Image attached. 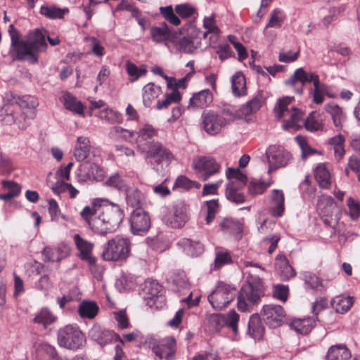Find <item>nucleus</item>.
Returning a JSON list of instances; mask_svg holds the SVG:
<instances>
[{
    "label": "nucleus",
    "mask_w": 360,
    "mask_h": 360,
    "mask_svg": "<svg viewBox=\"0 0 360 360\" xmlns=\"http://www.w3.org/2000/svg\"><path fill=\"white\" fill-rule=\"evenodd\" d=\"M4 104L1 109L2 121L8 125L16 123L20 129L28 126L27 120H32L36 116L35 109L39 102L31 96H20L13 92L5 94Z\"/></svg>",
    "instance_id": "nucleus-1"
},
{
    "label": "nucleus",
    "mask_w": 360,
    "mask_h": 360,
    "mask_svg": "<svg viewBox=\"0 0 360 360\" xmlns=\"http://www.w3.org/2000/svg\"><path fill=\"white\" fill-rule=\"evenodd\" d=\"M8 33L11 46L15 49L17 58L20 60L37 63L39 53L46 51L47 48L45 36L39 30L30 32L25 41H20V34L13 24L9 26Z\"/></svg>",
    "instance_id": "nucleus-2"
},
{
    "label": "nucleus",
    "mask_w": 360,
    "mask_h": 360,
    "mask_svg": "<svg viewBox=\"0 0 360 360\" xmlns=\"http://www.w3.org/2000/svg\"><path fill=\"white\" fill-rule=\"evenodd\" d=\"M244 266L253 267L248 272V283L240 288L238 297V308L241 311L250 310V304H257L264 295V288L259 278L264 269L257 263L245 261Z\"/></svg>",
    "instance_id": "nucleus-3"
},
{
    "label": "nucleus",
    "mask_w": 360,
    "mask_h": 360,
    "mask_svg": "<svg viewBox=\"0 0 360 360\" xmlns=\"http://www.w3.org/2000/svg\"><path fill=\"white\" fill-rule=\"evenodd\" d=\"M124 216L123 210L118 205L111 203V206L105 207L91 222V230L99 235L115 232L122 222Z\"/></svg>",
    "instance_id": "nucleus-4"
},
{
    "label": "nucleus",
    "mask_w": 360,
    "mask_h": 360,
    "mask_svg": "<svg viewBox=\"0 0 360 360\" xmlns=\"http://www.w3.org/2000/svg\"><path fill=\"white\" fill-rule=\"evenodd\" d=\"M292 101V97H285L278 101L274 108V112L277 118L284 117L283 127L284 129L299 130L304 124L303 112L294 107L288 108Z\"/></svg>",
    "instance_id": "nucleus-5"
},
{
    "label": "nucleus",
    "mask_w": 360,
    "mask_h": 360,
    "mask_svg": "<svg viewBox=\"0 0 360 360\" xmlns=\"http://www.w3.org/2000/svg\"><path fill=\"white\" fill-rule=\"evenodd\" d=\"M131 241L122 236H116L108 240L103 247L102 257L105 261L122 262L129 256Z\"/></svg>",
    "instance_id": "nucleus-6"
},
{
    "label": "nucleus",
    "mask_w": 360,
    "mask_h": 360,
    "mask_svg": "<svg viewBox=\"0 0 360 360\" xmlns=\"http://www.w3.org/2000/svg\"><path fill=\"white\" fill-rule=\"evenodd\" d=\"M57 340L59 346L76 351L86 345V337L79 327L67 325L58 331Z\"/></svg>",
    "instance_id": "nucleus-7"
},
{
    "label": "nucleus",
    "mask_w": 360,
    "mask_h": 360,
    "mask_svg": "<svg viewBox=\"0 0 360 360\" xmlns=\"http://www.w3.org/2000/svg\"><path fill=\"white\" fill-rule=\"evenodd\" d=\"M236 292V288L220 282L208 296V300L214 309L221 310L234 299Z\"/></svg>",
    "instance_id": "nucleus-8"
},
{
    "label": "nucleus",
    "mask_w": 360,
    "mask_h": 360,
    "mask_svg": "<svg viewBox=\"0 0 360 360\" xmlns=\"http://www.w3.org/2000/svg\"><path fill=\"white\" fill-rule=\"evenodd\" d=\"M226 112L224 111L221 114H217L213 111L204 112L202 118V124L205 131L210 134L215 135L218 134L221 129L229 124L231 117L227 118Z\"/></svg>",
    "instance_id": "nucleus-9"
},
{
    "label": "nucleus",
    "mask_w": 360,
    "mask_h": 360,
    "mask_svg": "<svg viewBox=\"0 0 360 360\" xmlns=\"http://www.w3.org/2000/svg\"><path fill=\"white\" fill-rule=\"evenodd\" d=\"M193 167L197 172L199 178L205 181L220 170V165L212 157L200 156L193 159Z\"/></svg>",
    "instance_id": "nucleus-10"
},
{
    "label": "nucleus",
    "mask_w": 360,
    "mask_h": 360,
    "mask_svg": "<svg viewBox=\"0 0 360 360\" xmlns=\"http://www.w3.org/2000/svg\"><path fill=\"white\" fill-rule=\"evenodd\" d=\"M266 155L269 162V173L286 166L291 158L289 152L276 146H269L266 150Z\"/></svg>",
    "instance_id": "nucleus-11"
},
{
    "label": "nucleus",
    "mask_w": 360,
    "mask_h": 360,
    "mask_svg": "<svg viewBox=\"0 0 360 360\" xmlns=\"http://www.w3.org/2000/svg\"><path fill=\"white\" fill-rule=\"evenodd\" d=\"M261 315L266 323L273 328L281 326L285 318L283 308L281 305L274 304L264 305L261 311Z\"/></svg>",
    "instance_id": "nucleus-12"
},
{
    "label": "nucleus",
    "mask_w": 360,
    "mask_h": 360,
    "mask_svg": "<svg viewBox=\"0 0 360 360\" xmlns=\"http://www.w3.org/2000/svg\"><path fill=\"white\" fill-rule=\"evenodd\" d=\"M188 220V207L183 202L175 204L172 211L165 217V223L175 229L183 227Z\"/></svg>",
    "instance_id": "nucleus-13"
},
{
    "label": "nucleus",
    "mask_w": 360,
    "mask_h": 360,
    "mask_svg": "<svg viewBox=\"0 0 360 360\" xmlns=\"http://www.w3.org/2000/svg\"><path fill=\"white\" fill-rule=\"evenodd\" d=\"M129 222L131 233L134 235L142 236L146 233L150 227V219L141 209H136L131 213Z\"/></svg>",
    "instance_id": "nucleus-14"
},
{
    "label": "nucleus",
    "mask_w": 360,
    "mask_h": 360,
    "mask_svg": "<svg viewBox=\"0 0 360 360\" xmlns=\"http://www.w3.org/2000/svg\"><path fill=\"white\" fill-rule=\"evenodd\" d=\"M145 158H155L157 162H170L173 160L174 156L172 152L164 146L160 142H151L146 149L140 152Z\"/></svg>",
    "instance_id": "nucleus-15"
},
{
    "label": "nucleus",
    "mask_w": 360,
    "mask_h": 360,
    "mask_svg": "<svg viewBox=\"0 0 360 360\" xmlns=\"http://www.w3.org/2000/svg\"><path fill=\"white\" fill-rule=\"evenodd\" d=\"M152 349L160 359H173L176 350V340L173 337H166L157 345H153Z\"/></svg>",
    "instance_id": "nucleus-16"
},
{
    "label": "nucleus",
    "mask_w": 360,
    "mask_h": 360,
    "mask_svg": "<svg viewBox=\"0 0 360 360\" xmlns=\"http://www.w3.org/2000/svg\"><path fill=\"white\" fill-rule=\"evenodd\" d=\"M89 338L98 342L100 345L104 346L110 343L114 339L123 343L120 337L113 331L106 330L99 325H94L89 333Z\"/></svg>",
    "instance_id": "nucleus-17"
},
{
    "label": "nucleus",
    "mask_w": 360,
    "mask_h": 360,
    "mask_svg": "<svg viewBox=\"0 0 360 360\" xmlns=\"http://www.w3.org/2000/svg\"><path fill=\"white\" fill-rule=\"evenodd\" d=\"M316 81H320L319 75L315 72H307L302 68L297 69L294 74L286 81V84L294 86L297 82L302 84L300 89H296V92L301 94L302 92V86L307 82H313L314 86L316 84Z\"/></svg>",
    "instance_id": "nucleus-18"
},
{
    "label": "nucleus",
    "mask_w": 360,
    "mask_h": 360,
    "mask_svg": "<svg viewBox=\"0 0 360 360\" xmlns=\"http://www.w3.org/2000/svg\"><path fill=\"white\" fill-rule=\"evenodd\" d=\"M136 144L138 152H141L146 149L152 141L148 139H152L158 135V130L155 129L152 125L146 124L141 127L138 131H135Z\"/></svg>",
    "instance_id": "nucleus-19"
},
{
    "label": "nucleus",
    "mask_w": 360,
    "mask_h": 360,
    "mask_svg": "<svg viewBox=\"0 0 360 360\" xmlns=\"http://www.w3.org/2000/svg\"><path fill=\"white\" fill-rule=\"evenodd\" d=\"M41 253L45 261L58 262L70 254V248L65 243H60L55 248L45 247Z\"/></svg>",
    "instance_id": "nucleus-20"
},
{
    "label": "nucleus",
    "mask_w": 360,
    "mask_h": 360,
    "mask_svg": "<svg viewBox=\"0 0 360 360\" xmlns=\"http://www.w3.org/2000/svg\"><path fill=\"white\" fill-rule=\"evenodd\" d=\"M73 239L77 249L79 250V258L86 261L90 265H94L96 264V259L92 256L94 244L83 238L79 234H75L73 236Z\"/></svg>",
    "instance_id": "nucleus-21"
},
{
    "label": "nucleus",
    "mask_w": 360,
    "mask_h": 360,
    "mask_svg": "<svg viewBox=\"0 0 360 360\" xmlns=\"http://www.w3.org/2000/svg\"><path fill=\"white\" fill-rule=\"evenodd\" d=\"M269 207L274 217H281L285 211V197L282 190L274 189L269 197Z\"/></svg>",
    "instance_id": "nucleus-22"
},
{
    "label": "nucleus",
    "mask_w": 360,
    "mask_h": 360,
    "mask_svg": "<svg viewBox=\"0 0 360 360\" xmlns=\"http://www.w3.org/2000/svg\"><path fill=\"white\" fill-rule=\"evenodd\" d=\"M213 100V96L209 89H203L193 94L188 105V109L203 108L208 106Z\"/></svg>",
    "instance_id": "nucleus-23"
},
{
    "label": "nucleus",
    "mask_w": 360,
    "mask_h": 360,
    "mask_svg": "<svg viewBox=\"0 0 360 360\" xmlns=\"http://www.w3.org/2000/svg\"><path fill=\"white\" fill-rule=\"evenodd\" d=\"M179 249L191 257H198L200 255L204 250L203 245L198 240H193L190 238H181L177 243Z\"/></svg>",
    "instance_id": "nucleus-24"
},
{
    "label": "nucleus",
    "mask_w": 360,
    "mask_h": 360,
    "mask_svg": "<svg viewBox=\"0 0 360 360\" xmlns=\"http://www.w3.org/2000/svg\"><path fill=\"white\" fill-rule=\"evenodd\" d=\"M275 267L281 280L288 281L295 276V271L290 265L286 257L278 255L276 257Z\"/></svg>",
    "instance_id": "nucleus-25"
},
{
    "label": "nucleus",
    "mask_w": 360,
    "mask_h": 360,
    "mask_svg": "<svg viewBox=\"0 0 360 360\" xmlns=\"http://www.w3.org/2000/svg\"><path fill=\"white\" fill-rule=\"evenodd\" d=\"M81 169L86 171V174L79 181L95 180L96 181H101L105 178V170L97 164L86 162L81 165Z\"/></svg>",
    "instance_id": "nucleus-26"
},
{
    "label": "nucleus",
    "mask_w": 360,
    "mask_h": 360,
    "mask_svg": "<svg viewBox=\"0 0 360 360\" xmlns=\"http://www.w3.org/2000/svg\"><path fill=\"white\" fill-rule=\"evenodd\" d=\"M326 111L330 114L334 126L340 130L346 122V114L342 108L335 103H330L325 106Z\"/></svg>",
    "instance_id": "nucleus-27"
},
{
    "label": "nucleus",
    "mask_w": 360,
    "mask_h": 360,
    "mask_svg": "<svg viewBox=\"0 0 360 360\" xmlns=\"http://www.w3.org/2000/svg\"><path fill=\"white\" fill-rule=\"evenodd\" d=\"M122 192H124L127 204L130 207L139 209L144 199L142 192L135 186L129 184Z\"/></svg>",
    "instance_id": "nucleus-28"
},
{
    "label": "nucleus",
    "mask_w": 360,
    "mask_h": 360,
    "mask_svg": "<svg viewBox=\"0 0 360 360\" xmlns=\"http://www.w3.org/2000/svg\"><path fill=\"white\" fill-rule=\"evenodd\" d=\"M91 146L89 139L86 136H79L77 139L73 155L77 161L84 160L89 153Z\"/></svg>",
    "instance_id": "nucleus-29"
},
{
    "label": "nucleus",
    "mask_w": 360,
    "mask_h": 360,
    "mask_svg": "<svg viewBox=\"0 0 360 360\" xmlns=\"http://www.w3.org/2000/svg\"><path fill=\"white\" fill-rule=\"evenodd\" d=\"M248 334L255 340H260L264 334V327L258 314H252L248 323Z\"/></svg>",
    "instance_id": "nucleus-30"
},
{
    "label": "nucleus",
    "mask_w": 360,
    "mask_h": 360,
    "mask_svg": "<svg viewBox=\"0 0 360 360\" xmlns=\"http://www.w3.org/2000/svg\"><path fill=\"white\" fill-rule=\"evenodd\" d=\"M150 34L155 43L164 44L166 46H169V42L172 41L170 39L171 32L165 23H163L161 27H152Z\"/></svg>",
    "instance_id": "nucleus-31"
},
{
    "label": "nucleus",
    "mask_w": 360,
    "mask_h": 360,
    "mask_svg": "<svg viewBox=\"0 0 360 360\" xmlns=\"http://www.w3.org/2000/svg\"><path fill=\"white\" fill-rule=\"evenodd\" d=\"M264 102L263 96L261 94H258L250 101L240 107L238 111V115L247 117L258 111Z\"/></svg>",
    "instance_id": "nucleus-32"
},
{
    "label": "nucleus",
    "mask_w": 360,
    "mask_h": 360,
    "mask_svg": "<svg viewBox=\"0 0 360 360\" xmlns=\"http://www.w3.org/2000/svg\"><path fill=\"white\" fill-rule=\"evenodd\" d=\"M162 94L160 86L150 82L146 84L142 89V98L143 105L149 107L153 101Z\"/></svg>",
    "instance_id": "nucleus-33"
},
{
    "label": "nucleus",
    "mask_w": 360,
    "mask_h": 360,
    "mask_svg": "<svg viewBox=\"0 0 360 360\" xmlns=\"http://www.w3.org/2000/svg\"><path fill=\"white\" fill-rule=\"evenodd\" d=\"M314 319L311 317L304 319H295L290 322V327L297 333L307 335L314 326Z\"/></svg>",
    "instance_id": "nucleus-34"
},
{
    "label": "nucleus",
    "mask_w": 360,
    "mask_h": 360,
    "mask_svg": "<svg viewBox=\"0 0 360 360\" xmlns=\"http://www.w3.org/2000/svg\"><path fill=\"white\" fill-rule=\"evenodd\" d=\"M105 201L107 199H94L90 205H87L83 208L80 212L81 217L88 224L91 229V222L97 217L96 216L98 212V207H100L99 202Z\"/></svg>",
    "instance_id": "nucleus-35"
},
{
    "label": "nucleus",
    "mask_w": 360,
    "mask_h": 360,
    "mask_svg": "<svg viewBox=\"0 0 360 360\" xmlns=\"http://www.w3.org/2000/svg\"><path fill=\"white\" fill-rule=\"evenodd\" d=\"M351 354L345 345H336L331 346L327 353L326 360H347Z\"/></svg>",
    "instance_id": "nucleus-36"
},
{
    "label": "nucleus",
    "mask_w": 360,
    "mask_h": 360,
    "mask_svg": "<svg viewBox=\"0 0 360 360\" xmlns=\"http://www.w3.org/2000/svg\"><path fill=\"white\" fill-rule=\"evenodd\" d=\"M242 187L236 186L234 182L226 184L225 195L226 198L236 204H240L245 201V196L241 191Z\"/></svg>",
    "instance_id": "nucleus-37"
},
{
    "label": "nucleus",
    "mask_w": 360,
    "mask_h": 360,
    "mask_svg": "<svg viewBox=\"0 0 360 360\" xmlns=\"http://www.w3.org/2000/svg\"><path fill=\"white\" fill-rule=\"evenodd\" d=\"M314 176L322 188H327L331 183L330 173L326 163H320L316 166Z\"/></svg>",
    "instance_id": "nucleus-38"
},
{
    "label": "nucleus",
    "mask_w": 360,
    "mask_h": 360,
    "mask_svg": "<svg viewBox=\"0 0 360 360\" xmlns=\"http://www.w3.org/2000/svg\"><path fill=\"white\" fill-rule=\"evenodd\" d=\"M231 88L233 94L236 96L247 94L245 77L241 72H237L232 76Z\"/></svg>",
    "instance_id": "nucleus-39"
},
{
    "label": "nucleus",
    "mask_w": 360,
    "mask_h": 360,
    "mask_svg": "<svg viewBox=\"0 0 360 360\" xmlns=\"http://www.w3.org/2000/svg\"><path fill=\"white\" fill-rule=\"evenodd\" d=\"M345 139L341 134H339L328 140V143L333 146L335 158L338 162L343 158L345 154Z\"/></svg>",
    "instance_id": "nucleus-40"
},
{
    "label": "nucleus",
    "mask_w": 360,
    "mask_h": 360,
    "mask_svg": "<svg viewBox=\"0 0 360 360\" xmlns=\"http://www.w3.org/2000/svg\"><path fill=\"white\" fill-rule=\"evenodd\" d=\"M354 303L353 297L350 296L339 295L333 298L330 302L332 307L336 312L343 314L347 311Z\"/></svg>",
    "instance_id": "nucleus-41"
},
{
    "label": "nucleus",
    "mask_w": 360,
    "mask_h": 360,
    "mask_svg": "<svg viewBox=\"0 0 360 360\" xmlns=\"http://www.w3.org/2000/svg\"><path fill=\"white\" fill-rule=\"evenodd\" d=\"M98 306L94 302L83 301L79 307L78 312L82 318L94 319L98 314Z\"/></svg>",
    "instance_id": "nucleus-42"
},
{
    "label": "nucleus",
    "mask_w": 360,
    "mask_h": 360,
    "mask_svg": "<svg viewBox=\"0 0 360 360\" xmlns=\"http://www.w3.org/2000/svg\"><path fill=\"white\" fill-rule=\"evenodd\" d=\"M63 102L66 109L78 115H83V105L72 94L69 93L64 94L63 96Z\"/></svg>",
    "instance_id": "nucleus-43"
},
{
    "label": "nucleus",
    "mask_w": 360,
    "mask_h": 360,
    "mask_svg": "<svg viewBox=\"0 0 360 360\" xmlns=\"http://www.w3.org/2000/svg\"><path fill=\"white\" fill-rule=\"evenodd\" d=\"M300 53V49L295 46L292 48L283 47L278 53V60L285 63H290L297 60Z\"/></svg>",
    "instance_id": "nucleus-44"
},
{
    "label": "nucleus",
    "mask_w": 360,
    "mask_h": 360,
    "mask_svg": "<svg viewBox=\"0 0 360 360\" xmlns=\"http://www.w3.org/2000/svg\"><path fill=\"white\" fill-rule=\"evenodd\" d=\"M145 299H153L158 297L162 291V285L153 280H146L143 285Z\"/></svg>",
    "instance_id": "nucleus-45"
},
{
    "label": "nucleus",
    "mask_w": 360,
    "mask_h": 360,
    "mask_svg": "<svg viewBox=\"0 0 360 360\" xmlns=\"http://www.w3.org/2000/svg\"><path fill=\"white\" fill-rule=\"evenodd\" d=\"M226 176L229 179V182H234L236 186L239 187L243 188L248 182L247 176L242 173L239 169L228 168Z\"/></svg>",
    "instance_id": "nucleus-46"
},
{
    "label": "nucleus",
    "mask_w": 360,
    "mask_h": 360,
    "mask_svg": "<svg viewBox=\"0 0 360 360\" xmlns=\"http://www.w3.org/2000/svg\"><path fill=\"white\" fill-rule=\"evenodd\" d=\"M56 320V317L47 309H41L33 319V321L35 323L41 324L44 328L54 323Z\"/></svg>",
    "instance_id": "nucleus-47"
},
{
    "label": "nucleus",
    "mask_w": 360,
    "mask_h": 360,
    "mask_svg": "<svg viewBox=\"0 0 360 360\" xmlns=\"http://www.w3.org/2000/svg\"><path fill=\"white\" fill-rule=\"evenodd\" d=\"M309 131H316L323 129V123L318 113L312 112L307 118L304 120L303 124Z\"/></svg>",
    "instance_id": "nucleus-48"
},
{
    "label": "nucleus",
    "mask_w": 360,
    "mask_h": 360,
    "mask_svg": "<svg viewBox=\"0 0 360 360\" xmlns=\"http://www.w3.org/2000/svg\"><path fill=\"white\" fill-rule=\"evenodd\" d=\"M285 19V15L281 9L276 8L269 15V19L264 27V32L268 28H280Z\"/></svg>",
    "instance_id": "nucleus-49"
},
{
    "label": "nucleus",
    "mask_w": 360,
    "mask_h": 360,
    "mask_svg": "<svg viewBox=\"0 0 360 360\" xmlns=\"http://www.w3.org/2000/svg\"><path fill=\"white\" fill-rule=\"evenodd\" d=\"M172 41L174 44L177 50L185 53H193L197 49L191 37H184Z\"/></svg>",
    "instance_id": "nucleus-50"
},
{
    "label": "nucleus",
    "mask_w": 360,
    "mask_h": 360,
    "mask_svg": "<svg viewBox=\"0 0 360 360\" xmlns=\"http://www.w3.org/2000/svg\"><path fill=\"white\" fill-rule=\"evenodd\" d=\"M67 13H68V8L61 9L55 6H42L40 8V13L51 19L63 18Z\"/></svg>",
    "instance_id": "nucleus-51"
},
{
    "label": "nucleus",
    "mask_w": 360,
    "mask_h": 360,
    "mask_svg": "<svg viewBox=\"0 0 360 360\" xmlns=\"http://www.w3.org/2000/svg\"><path fill=\"white\" fill-rule=\"evenodd\" d=\"M98 117L110 124L120 123L122 121L121 113L108 108L101 110L98 112Z\"/></svg>",
    "instance_id": "nucleus-52"
},
{
    "label": "nucleus",
    "mask_w": 360,
    "mask_h": 360,
    "mask_svg": "<svg viewBox=\"0 0 360 360\" xmlns=\"http://www.w3.org/2000/svg\"><path fill=\"white\" fill-rule=\"evenodd\" d=\"M135 136V131H129L120 127H113L109 131L110 138L115 140L128 141Z\"/></svg>",
    "instance_id": "nucleus-53"
},
{
    "label": "nucleus",
    "mask_w": 360,
    "mask_h": 360,
    "mask_svg": "<svg viewBox=\"0 0 360 360\" xmlns=\"http://www.w3.org/2000/svg\"><path fill=\"white\" fill-rule=\"evenodd\" d=\"M4 188L5 193L0 194V199L4 200H8L16 197L20 191V186L18 184L11 181L4 182Z\"/></svg>",
    "instance_id": "nucleus-54"
},
{
    "label": "nucleus",
    "mask_w": 360,
    "mask_h": 360,
    "mask_svg": "<svg viewBox=\"0 0 360 360\" xmlns=\"http://www.w3.org/2000/svg\"><path fill=\"white\" fill-rule=\"evenodd\" d=\"M219 226L223 231L230 233H239L243 230L241 224L231 218L224 219Z\"/></svg>",
    "instance_id": "nucleus-55"
},
{
    "label": "nucleus",
    "mask_w": 360,
    "mask_h": 360,
    "mask_svg": "<svg viewBox=\"0 0 360 360\" xmlns=\"http://www.w3.org/2000/svg\"><path fill=\"white\" fill-rule=\"evenodd\" d=\"M335 208L333 199L329 196H322L318 202V209L320 210L321 214L323 216H329L332 214Z\"/></svg>",
    "instance_id": "nucleus-56"
},
{
    "label": "nucleus",
    "mask_w": 360,
    "mask_h": 360,
    "mask_svg": "<svg viewBox=\"0 0 360 360\" xmlns=\"http://www.w3.org/2000/svg\"><path fill=\"white\" fill-rule=\"evenodd\" d=\"M84 40L90 41L91 44V51H89V53H92L99 58H102L105 54L104 46L97 38L94 37H86Z\"/></svg>",
    "instance_id": "nucleus-57"
},
{
    "label": "nucleus",
    "mask_w": 360,
    "mask_h": 360,
    "mask_svg": "<svg viewBox=\"0 0 360 360\" xmlns=\"http://www.w3.org/2000/svg\"><path fill=\"white\" fill-rule=\"evenodd\" d=\"M269 186L264 181H252L248 185V193L252 196L262 194Z\"/></svg>",
    "instance_id": "nucleus-58"
},
{
    "label": "nucleus",
    "mask_w": 360,
    "mask_h": 360,
    "mask_svg": "<svg viewBox=\"0 0 360 360\" xmlns=\"http://www.w3.org/2000/svg\"><path fill=\"white\" fill-rule=\"evenodd\" d=\"M172 282L178 290H187L189 288L188 279L184 272H174L172 276Z\"/></svg>",
    "instance_id": "nucleus-59"
},
{
    "label": "nucleus",
    "mask_w": 360,
    "mask_h": 360,
    "mask_svg": "<svg viewBox=\"0 0 360 360\" xmlns=\"http://www.w3.org/2000/svg\"><path fill=\"white\" fill-rule=\"evenodd\" d=\"M232 259L231 254L227 250H218L216 252L214 259V266L217 269L221 267L223 265L231 263Z\"/></svg>",
    "instance_id": "nucleus-60"
},
{
    "label": "nucleus",
    "mask_w": 360,
    "mask_h": 360,
    "mask_svg": "<svg viewBox=\"0 0 360 360\" xmlns=\"http://www.w3.org/2000/svg\"><path fill=\"white\" fill-rule=\"evenodd\" d=\"M207 209V215L205 221L207 224H210L215 218V215L218 212V201L217 200H208L205 202Z\"/></svg>",
    "instance_id": "nucleus-61"
},
{
    "label": "nucleus",
    "mask_w": 360,
    "mask_h": 360,
    "mask_svg": "<svg viewBox=\"0 0 360 360\" xmlns=\"http://www.w3.org/2000/svg\"><path fill=\"white\" fill-rule=\"evenodd\" d=\"M297 143L301 148L302 157L305 159L307 156L316 153V150L313 149L308 143L306 139L302 136H297L295 137Z\"/></svg>",
    "instance_id": "nucleus-62"
},
{
    "label": "nucleus",
    "mask_w": 360,
    "mask_h": 360,
    "mask_svg": "<svg viewBox=\"0 0 360 360\" xmlns=\"http://www.w3.org/2000/svg\"><path fill=\"white\" fill-rule=\"evenodd\" d=\"M107 186L114 187L120 191H123L128 186L124 179L118 174H115L110 176L105 182Z\"/></svg>",
    "instance_id": "nucleus-63"
},
{
    "label": "nucleus",
    "mask_w": 360,
    "mask_h": 360,
    "mask_svg": "<svg viewBox=\"0 0 360 360\" xmlns=\"http://www.w3.org/2000/svg\"><path fill=\"white\" fill-rule=\"evenodd\" d=\"M347 205L350 217L352 219H357L360 216V201L349 197L347 200Z\"/></svg>",
    "instance_id": "nucleus-64"
}]
</instances>
